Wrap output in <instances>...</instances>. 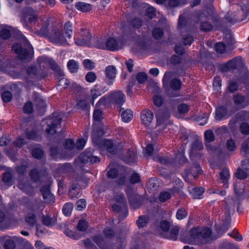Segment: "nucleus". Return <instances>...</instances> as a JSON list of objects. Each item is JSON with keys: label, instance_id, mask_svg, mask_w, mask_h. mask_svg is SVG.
<instances>
[{"label": "nucleus", "instance_id": "1", "mask_svg": "<svg viewBox=\"0 0 249 249\" xmlns=\"http://www.w3.org/2000/svg\"><path fill=\"white\" fill-rule=\"evenodd\" d=\"M93 124L92 141L100 149L101 153L106 150L113 155H117L123 151L122 142L115 141L113 142L110 140H102L101 136L106 133L107 127L100 123L102 119V112L96 109L93 113Z\"/></svg>", "mask_w": 249, "mask_h": 249}, {"label": "nucleus", "instance_id": "2", "mask_svg": "<svg viewBox=\"0 0 249 249\" xmlns=\"http://www.w3.org/2000/svg\"><path fill=\"white\" fill-rule=\"evenodd\" d=\"M212 234V231L208 227L194 228L189 231L186 242L192 244H207L213 240Z\"/></svg>", "mask_w": 249, "mask_h": 249}, {"label": "nucleus", "instance_id": "3", "mask_svg": "<svg viewBox=\"0 0 249 249\" xmlns=\"http://www.w3.org/2000/svg\"><path fill=\"white\" fill-rule=\"evenodd\" d=\"M198 21L200 22V29L203 32H209L213 29V25L208 20L212 19L214 25L217 28L222 25L223 21L215 16L212 9H207L203 12H198L196 15Z\"/></svg>", "mask_w": 249, "mask_h": 249}, {"label": "nucleus", "instance_id": "4", "mask_svg": "<svg viewBox=\"0 0 249 249\" xmlns=\"http://www.w3.org/2000/svg\"><path fill=\"white\" fill-rule=\"evenodd\" d=\"M124 95L122 91H118L111 93L108 96L102 97L98 102V105H106L111 101L114 108L121 113V119L124 122V110L122 106L124 103Z\"/></svg>", "mask_w": 249, "mask_h": 249}, {"label": "nucleus", "instance_id": "5", "mask_svg": "<svg viewBox=\"0 0 249 249\" xmlns=\"http://www.w3.org/2000/svg\"><path fill=\"white\" fill-rule=\"evenodd\" d=\"M94 46L98 49L115 51L121 48L122 43L113 36L107 35L97 38L94 41Z\"/></svg>", "mask_w": 249, "mask_h": 249}, {"label": "nucleus", "instance_id": "6", "mask_svg": "<svg viewBox=\"0 0 249 249\" xmlns=\"http://www.w3.org/2000/svg\"><path fill=\"white\" fill-rule=\"evenodd\" d=\"M21 39L25 49H22L20 44H16L13 45L12 50L17 54L19 58L25 59L29 54L33 53L34 49L32 46L24 36H22Z\"/></svg>", "mask_w": 249, "mask_h": 249}, {"label": "nucleus", "instance_id": "7", "mask_svg": "<svg viewBox=\"0 0 249 249\" xmlns=\"http://www.w3.org/2000/svg\"><path fill=\"white\" fill-rule=\"evenodd\" d=\"M127 187L126 193L130 207L133 209L140 207L142 205L143 198L136 193L132 186Z\"/></svg>", "mask_w": 249, "mask_h": 249}, {"label": "nucleus", "instance_id": "8", "mask_svg": "<svg viewBox=\"0 0 249 249\" xmlns=\"http://www.w3.org/2000/svg\"><path fill=\"white\" fill-rule=\"evenodd\" d=\"M44 208V206L43 205H35L31 207L27 211L25 217L26 222L30 226H34L37 222L36 217L35 214V213H40L43 210Z\"/></svg>", "mask_w": 249, "mask_h": 249}, {"label": "nucleus", "instance_id": "9", "mask_svg": "<svg viewBox=\"0 0 249 249\" xmlns=\"http://www.w3.org/2000/svg\"><path fill=\"white\" fill-rule=\"evenodd\" d=\"M50 40L53 43L59 46L67 45L68 42L59 28L53 30L49 35Z\"/></svg>", "mask_w": 249, "mask_h": 249}, {"label": "nucleus", "instance_id": "10", "mask_svg": "<svg viewBox=\"0 0 249 249\" xmlns=\"http://www.w3.org/2000/svg\"><path fill=\"white\" fill-rule=\"evenodd\" d=\"M244 62L241 57H235L225 64L223 69L225 71H233L235 69L241 71L244 69Z\"/></svg>", "mask_w": 249, "mask_h": 249}, {"label": "nucleus", "instance_id": "11", "mask_svg": "<svg viewBox=\"0 0 249 249\" xmlns=\"http://www.w3.org/2000/svg\"><path fill=\"white\" fill-rule=\"evenodd\" d=\"M91 36L87 30H82L74 37L75 43L79 46H89L90 45Z\"/></svg>", "mask_w": 249, "mask_h": 249}, {"label": "nucleus", "instance_id": "12", "mask_svg": "<svg viewBox=\"0 0 249 249\" xmlns=\"http://www.w3.org/2000/svg\"><path fill=\"white\" fill-rule=\"evenodd\" d=\"M47 127L46 128V132L49 134H53L56 132V127L59 125L61 122V118L57 114H53L46 119Z\"/></svg>", "mask_w": 249, "mask_h": 249}, {"label": "nucleus", "instance_id": "13", "mask_svg": "<svg viewBox=\"0 0 249 249\" xmlns=\"http://www.w3.org/2000/svg\"><path fill=\"white\" fill-rule=\"evenodd\" d=\"M247 97L239 94L235 95L233 101L235 105L239 108H242L249 105V81L246 86Z\"/></svg>", "mask_w": 249, "mask_h": 249}, {"label": "nucleus", "instance_id": "14", "mask_svg": "<svg viewBox=\"0 0 249 249\" xmlns=\"http://www.w3.org/2000/svg\"><path fill=\"white\" fill-rule=\"evenodd\" d=\"M22 239V238L17 236L3 237L2 238L3 248L4 249H15L16 243L20 242Z\"/></svg>", "mask_w": 249, "mask_h": 249}, {"label": "nucleus", "instance_id": "15", "mask_svg": "<svg viewBox=\"0 0 249 249\" xmlns=\"http://www.w3.org/2000/svg\"><path fill=\"white\" fill-rule=\"evenodd\" d=\"M138 159L137 151L135 148L130 147L125 152V164L129 165L135 164Z\"/></svg>", "mask_w": 249, "mask_h": 249}, {"label": "nucleus", "instance_id": "16", "mask_svg": "<svg viewBox=\"0 0 249 249\" xmlns=\"http://www.w3.org/2000/svg\"><path fill=\"white\" fill-rule=\"evenodd\" d=\"M116 69L114 66L110 65L106 67L105 70L106 82L109 85H112L116 75Z\"/></svg>", "mask_w": 249, "mask_h": 249}, {"label": "nucleus", "instance_id": "17", "mask_svg": "<svg viewBox=\"0 0 249 249\" xmlns=\"http://www.w3.org/2000/svg\"><path fill=\"white\" fill-rule=\"evenodd\" d=\"M142 124L146 126L150 125L154 119L153 112L148 109L143 110L141 114Z\"/></svg>", "mask_w": 249, "mask_h": 249}, {"label": "nucleus", "instance_id": "18", "mask_svg": "<svg viewBox=\"0 0 249 249\" xmlns=\"http://www.w3.org/2000/svg\"><path fill=\"white\" fill-rule=\"evenodd\" d=\"M124 206V200L123 194L117 195L115 196V203L112 206V210L117 213L120 212Z\"/></svg>", "mask_w": 249, "mask_h": 249}, {"label": "nucleus", "instance_id": "19", "mask_svg": "<svg viewBox=\"0 0 249 249\" xmlns=\"http://www.w3.org/2000/svg\"><path fill=\"white\" fill-rule=\"evenodd\" d=\"M57 78H60L59 80L58 86L62 87V88H66L69 85V80L63 77L64 73L63 71L58 67H56V74Z\"/></svg>", "mask_w": 249, "mask_h": 249}, {"label": "nucleus", "instance_id": "20", "mask_svg": "<svg viewBox=\"0 0 249 249\" xmlns=\"http://www.w3.org/2000/svg\"><path fill=\"white\" fill-rule=\"evenodd\" d=\"M179 230L178 226H172L165 233H163V235L170 240H176L178 237Z\"/></svg>", "mask_w": 249, "mask_h": 249}, {"label": "nucleus", "instance_id": "21", "mask_svg": "<svg viewBox=\"0 0 249 249\" xmlns=\"http://www.w3.org/2000/svg\"><path fill=\"white\" fill-rule=\"evenodd\" d=\"M170 117L168 111L165 109H160L156 114L157 122L160 124L167 120Z\"/></svg>", "mask_w": 249, "mask_h": 249}, {"label": "nucleus", "instance_id": "22", "mask_svg": "<svg viewBox=\"0 0 249 249\" xmlns=\"http://www.w3.org/2000/svg\"><path fill=\"white\" fill-rule=\"evenodd\" d=\"M18 185L19 189L27 194H30L33 192V187L27 182L26 178L19 179Z\"/></svg>", "mask_w": 249, "mask_h": 249}, {"label": "nucleus", "instance_id": "23", "mask_svg": "<svg viewBox=\"0 0 249 249\" xmlns=\"http://www.w3.org/2000/svg\"><path fill=\"white\" fill-rule=\"evenodd\" d=\"M24 17L27 19L30 22H34L36 21L37 17L35 11L31 8L28 7L23 11Z\"/></svg>", "mask_w": 249, "mask_h": 249}, {"label": "nucleus", "instance_id": "24", "mask_svg": "<svg viewBox=\"0 0 249 249\" xmlns=\"http://www.w3.org/2000/svg\"><path fill=\"white\" fill-rule=\"evenodd\" d=\"M41 192L45 202L51 203L54 201V196L50 192L48 186L43 187L41 190Z\"/></svg>", "mask_w": 249, "mask_h": 249}, {"label": "nucleus", "instance_id": "25", "mask_svg": "<svg viewBox=\"0 0 249 249\" xmlns=\"http://www.w3.org/2000/svg\"><path fill=\"white\" fill-rule=\"evenodd\" d=\"M230 173L229 170L227 168L223 169L220 173V179L221 182L223 183L225 188L228 187V183Z\"/></svg>", "mask_w": 249, "mask_h": 249}, {"label": "nucleus", "instance_id": "26", "mask_svg": "<svg viewBox=\"0 0 249 249\" xmlns=\"http://www.w3.org/2000/svg\"><path fill=\"white\" fill-rule=\"evenodd\" d=\"M76 8L82 12H88L92 8V6L89 3L84 2H78L75 4Z\"/></svg>", "mask_w": 249, "mask_h": 249}, {"label": "nucleus", "instance_id": "27", "mask_svg": "<svg viewBox=\"0 0 249 249\" xmlns=\"http://www.w3.org/2000/svg\"><path fill=\"white\" fill-rule=\"evenodd\" d=\"M228 114L227 108L223 106L218 107L215 111V118L220 120L225 117Z\"/></svg>", "mask_w": 249, "mask_h": 249}, {"label": "nucleus", "instance_id": "28", "mask_svg": "<svg viewBox=\"0 0 249 249\" xmlns=\"http://www.w3.org/2000/svg\"><path fill=\"white\" fill-rule=\"evenodd\" d=\"M173 192V189H169L166 191L161 192L159 197L160 201L161 202H165L171 198Z\"/></svg>", "mask_w": 249, "mask_h": 249}, {"label": "nucleus", "instance_id": "29", "mask_svg": "<svg viewBox=\"0 0 249 249\" xmlns=\"http://www.w3.org/2000/svg\"><path fill=\"white\" fill-rule=\"evenodd\" d=\"M11 27L7 25H4L0 32V37L4 39H8L11 36Z\"/></svg>", "mask_w": 249, "mask_h": 249}, {"label": "nucleus", "instance_id": "30", "mask_svg": "<svg viewBox=\"0 0 249 249\" xmlns=\"http://www.w3.org/2000/svg\"><path fill=\"white\" fill-rule=\"evenodd\" d=\"M200 172V167L198 164L195 163L191 167L189 171H188L187 175H192L195 178H196Z\"/></svg>", "mask_w": 249, "mask_h": 249}, {"label": "nucleus", "instance_id": "31", "mask_svg": "<svg viewBox=\"0 0 249 249\" xmlns=\"http://www.w3.org/2000/svg\"><path fill=\"white\" fill-rule=\"evenodd\" d=\"M92 240L99 246L101 249H109L108 245L101 236L95 237Z\"/></svg>", "mask_w": 249, "mask_h": 249}, {"label": "nucleus", "instance_id": "32", "mask_svg": "<svg viewBox=\"0 0 249 249\" xmlns=\"http://www.w3.org/2000/svg\"><path fill=\"white\" fill-rule=\"evenodd\" d=\"M149 218L146 215H142L137 220V225L139 228H142L147 226L149 222Z\"/></svg>", "mask_w": 249, "mask_h": 249}, {"label": "nucleus", "instance_id": "33", "mask_svg": "<svg viewBox=\"0 0 249 249\" xmlns=\"http://www.w3.org/2000/svg\"><path fill=\"white\" fill-rule=\"evenodd\" d=\"M30 150L33 156L36 159H40L43 157V152L42 149L36 146V147L32 149L31 148Z\"/></svg>", "mask_w": 249, "mask_h": 249}, {"label": "nucleus", "instance_id": "34", "mask_svg": "<svg viewBox=\"0 0 249 249\" xmlns=\"http://www.w3.org/2000/svg\"><path fill=\"white\" fill-rule=\"evenodd\" d=\"M81 193L77 186H73L70 190L69 196L71 198H78L81 196Z\"/></svg>", "mask_w": 249, "mask_h": 249}, {"label": "nucleus", "instance_id": "35", "mask_svg": "<svg viewBox=\"0 0 249 249\" xmlns=\"http://www.w3.org/2000/svg\"><path fill=\"white\" fill-rule=\"evenodd\" d=\"M147 186L152 191H156L159 186L158 180L154 178H150L147 183Z\"/></svg>", "mask_w": 249, "mask_h": 249}, {"label": "nucleus", "instance_id": "36", "mask_svg": "<svg viewBox=\"0 0 249 249\" xmlns=\"http://www.w3.org/2000/svg\"><path fill=\"white\" fill-rule=\"evenodd\" d=\"M203 144L201 140L199 139L196 140L192 143V151H200L203 149Z\"/></svg>", "mask_w": 249, "mask_h": 249}, {"label": "nucleus", "instance_id": "37", "mask_svg": "<svg viewBox=\"0 0 249 249\" xmlns=\"http://www.w3.org/2000/svg\"><path fill=\"white\" fill-rule=\"evenodd\" d=\"M73 206V204L71 203L68 202L66 203L62 209L64 214L67 216H70L71 213Z\"/></svg>", "mask_w": 249, "mask_h": 249}, {"label": "nucleus", "instance_id": "38", "mask_svg": "<svg viewBox=\"0 0 249 249\" xmlns=\"http://www.w3.org/2000/svg\"><path fill=\"white\" fill-rule=\"evenodd\" d=\"M67 67L71 72H75L78 69L77 63L74 60H70L67 64Z\"/></svg>", "mask_w": 249, "mask_h": 249}, {"label": "nucleus", "instance_id": "39", "mask_svg": "<svg viewBox=\"0 0 249 249\" xmlns=\"http://www.w3.org/2000/svg\"><path fill=\"white\" fill-rule=\"evenodd\" d=\"M43 224L47 226H52L56 222V219L54 217H51L49 216H46L43 217L42 219Z\"/></svg>", "mask_w": 249, "mask_h": 249}, {"label": "nucleus", "instance_id": "40", "mask_svg": "<svg viewBox=\"0 0 249 249\" xmlns=\"http://www.w3.org/2000/svg\"><path fill=\"white\" fill-rule=\"evenodd\" d=\"M128 179L131 184H135L140 182V176L138 173L133 171L129 176Z\"/></svg>", "mask_w": 249, "mask_h": 249}, {"label": "nucleus", "instance_id": "41", "mask_svg": "<svg viewBox=\"0 0 249 249\" xmlns=\"http://www.w3.org/2000/svg\"><path fill=\"white\" fill-rule=\"evenodd\" d=\"M170 85L173 90H178L181 87V83L180 80L174 78L171 81Z\"/></svg>", "mask_w": 249, "mask_h": 249}, {"label": "nucleus", "instance_id": "42", "mask_svg": "<svg viewBox=\"0 0 249 249\" xmlns=\"http://www.w3.org/2000/svg\"><path fill=\"white\" fill-rule=\"evenodd\" d=\"M65 33L68 38H71L72 36V24L70 22H67L64 26Z\"/></svg>", "mask_w": 249, "mask_h": 249}, {"label": "nucleus", "instance_id": "43", "mask_svg": "<svg viewBox=\"0 0 249 249\" xmlns=\"http://www.w3.org/2000/svg\"><path fill=\"white\" fill-rule=\"evenodd\" d=\"M205 139L207 142H211L214 140L215 137L211 130H208L204 133Z\"/></svg>", "mask_w": 249, "mask_h": 249}, {"label": "nucleus", "instance_id": "44", "mask_svg": "<svg viewBox=\"0 0 249 249\" xmlns=\"http://www.w3.org/2000/svg\"><path fill=\"white\" fill-rule=\"evenodd\" d=\"M235 176L238 179H243L247 177L248 173L243 168L242 169L238 168L235 173Z\"/></svg>", "mask_w": 249, "mask_h": 249}, {"label": "nucleus", "instance_id": "45", "mask_svg": "<svg viewBox=\"0 0 249 249\" xmlns=\"http://www.w3.org/2000/svg\"><path fill=\"white\" fill-rule=\"evenodd\" d=\"M90 151H86L85 152L82 153L79 156V160L82 163H86L89 161V158H90Z\"/></svg>", "mask_w": 249, "mask_h": 249}, {"label": "nucleus", "instance_id": "46", "mask_svg": "<svg viewBox=\"0 0 249 249\" xmlns=\"http://www.w3.org/2000/svg\"><path fill=\"white\" fill-rule=\"evenodd\" d=\"M154 104L155 106L160 107L163 104V98L160 95H155L153 98Z\"/></svg>", "mask_w": 249, "mask_h": 249}, {"label": "nucleus", "instance_id": "47", "mask_svg": "<svg viewBox=\"0 0 249 249\" xmlns=\"http://www.w3.org/2000/svg\"><path fill=\"white\" fill-rule=\"evenodd\" d=\"M171 227L170 223L166 220H162L160 225V229L164 232L163 233H165Z\"/></svg>", "mask_w": 249, "mask_h": 249}, {"label": "nucleus", "instance_id": "48", "mask_svg": "<svg viewBox=\"0 0 249 249\" xmlns=\"http://www.w3.org/2000/svg\"><path fill=\"white\" fill-rule=\"evenodd\" d=\"M152 35L155 39H159L162 37L163 35L162 30L160 28H155L153 29Z\"/></svg>", "mask_w": 249, "mask_h": 249}, {"label": "nucleus", "instance_id": "49", "mask_svg": "<svg viewBox=\"0 0 249 249\" xmlns=\"http://www.w3.org/2000/svg\"><path fill=\"white\" fill-rule=\"evenodd\" d=\"M145 14L150 18H153L156 16V9L153 7H148L145 10Z\"/></svg>", "mask_w": 249, "mask_h": 249}, {"label": "nucleus", "instance_id": "50", "mask_svg": "<svg viewBox=\"0 0 249 249\" xmlns=\"http://www.w3.org/2000/svg\"><path fill=\"white\" fill-rule=\"evenodd\" d=\"M30 176L33 181L36 182L40 178L41 174L39 172L36 171V169H35L30 171Z\"/></svg>", "mask_w": 249, "mask_h": 249}, {"label": "nucleus", "instance_id": "51", "mask_svg": "<svg viewBox=\"0 0 249 249\" xmlns=\"http://www.w3.org/2000/svg\"><path fill=\"white\" fill-rule=\"evenodd\" d=\"M226 49V47L223 43H217L215 45V50L217 53H223Z\"/></svg>", "mask_w": 249, "mask_h": 249}, {"label": "nucleus", "instance_id": "52", "mask_svg": "<svg viewBox=\"0 0 249 249\" xmlns=\"http://www.w3.org/2000/svg\"><path fill=\"white\" fill-rule=\"evenodd\" d=\"M189 110V106L185 104H181L178 107V111L180 114L186 113Z\"/></svg>", "mask_w": 249, "mask_h": 249}, {"label": "nucleus", "instance_id": "53", "mask_svg": "<svg viewBox=\"0 0 249 249\" xmlns=\"http://www.w3.org/2000/svg\"><path fill=\"white\" fill-rule=\"evenodd\" d=\"M27 136L29 139L35 140L38 141L40 139V133L39 132H35L33 131L31 132L27 133Z\"/></svg>", "mask_w": 249, "mask_h": 249}, {"label": "nucleus", "instance_id": "54", "mask_svg": "<svg viewBox=\"0 0 249 249\" xmlns=\"http://www.w3.org/2000/svg\"><path fill=\"white\" fill-rule=\"evenodd\" d=\"M12 174L10 172H6L3 175L2 181L9 185H11Z\"/></svg>", "mask_w": 249, "mask_h": 249}, {"label": "nucleus", "instance_id": "55", "mask_svg": "<svg viewBox=\"0 0 249 249\" xmlns=\"http://www.w3.org/2000/svg\"><path fill=\"white\" fill-rule=\"evenodd\" d=\"M240 130L241 133L245 135L249 134V124L247 123H242L240 126Z\"/></svg>", "mask_w": 249, "mask_h": 249}, {"label": "nucleus", "instance_id": "56", "mask_svg": "<svg viewBox=\"0 0 249 249\" xmlns=\"http://www.w3.org/2000/svg\"><path fill=\"white\" fill-rule=\"evenodd\" d=\"M96 75L93 72H88L85 77L86 80L88 82L92 83L96 79Z\"/></svg>", "mask_w": 249, "mask_h": 249}, {"label": "nucleus", "instance_id": "57", "mask_svg": "<svg viewBox=\"0 0 249 249\" xmlns=\"http://www.w3.org/2000/svg\"><path fill=\"white\" fill-rule=\"evenodd\" d=\"M86 206V201L84 199L78 200L76 203V209L78 211H82Z\"/></svg>", "mask_w": 249, "mask_h": 249}, {"label": "nucleus", "instance_id": "58", "mask_svg": "<svg viewBox=\"0 0 249 249\" xmlns=\"http://www.w3.org/2000/svg\"><path fill=\"white\" fill-rule=\"evenodd\" d=\"M36 103L38 110H43L45 107V101L40 97L36 98Z\"/></svg>", "mask_w": 249, "mask_h": 249}, {"label": "nucleus", "instance_id": "59", "mask_svg": "<svg viewBox=\"0 0 249 249\" xmlns=\"http://www.w3.org/2000/svg\"><path fill=\"white\" fill-rule=\"evenodd\" d=\"M187 215V213L186 212L185 210L181 208L178 211L176 217L178 219L181 220L186 217Z\"/></svg>", "mask_w": 249, "mask_h": 249}, {"label": "nucleus", "instance_id": "60", "mask_svg": "<svg viewBox=\"0 0 249 249\" xmlns=\"http://www.w3.org/2000/svg\"><path fill=\"white\" fill-rule=\"evenodd\" d=\"M142 23V21L139 18H133L131 21V25L135 28H139Z\"/></svg>", "mask_w": 249, "mask_h": 249}, {"label": "nucleus", "instance_id": "61", "mask_svg": "<svg viewBox=\"0 0 249 249\" xmlns=\"http://www.w3.org/2000/svg\"><path fill=\"white\" fill-rule=\"evenodd\" d=\"M86 143V139L83 138H79L76 142L75 147L78 149H82L85 147Z\"/></svg>", "mask_w": 249, "mask_h": 249}, {"label": "nucleus", "instance_id": "62", "mask_svg": "<svg viewBox=\"0 0 249 249\" xmlns=\"http://www.w3.org/2000/svg\"><path fill=\"white\" fill-rule=\"evenodd\" d=\"M65 147L66 149L71 150L75 147V144L72 139H67L64 143Z\"/></svg>", "mask_w": 249, "mask_h": 249}, {"label": "nucleus", "instance_id": "63", "mask_svg": "<svg viewBox=\"0 0 249 249\" xmlns=\"http://www.w3.org/2000/svg\"><path fill=\"white\" fill-rule=\"evenodd\" d=\"M23 110L25 113H32L33 111V107L32 103L30 102L26 103L23 107Z\"/></svg>", "mask_w": 249, "mask_h": 249}, {"label": "nucleus", "instance_id": "64", "mask_svg": "<svg viewBox=\"0 0 249 249\" xmlns=\"http://www.w3.org/2000/svg\"><path fill=\"white\" fill-rule=\"evenodd\" d=\"M83 243L87 249H97L96 247L92 244V240L90 239H86Z\"/></svg>", "mask_w": 249, "mask_h": 249}]
</instances>
